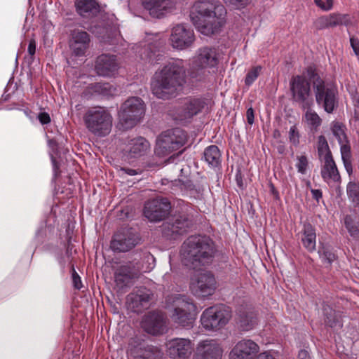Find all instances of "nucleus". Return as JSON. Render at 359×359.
I'll return each mask as SVG.
<instances>
[{
	"label": "nucleus",
	"mask_w": 359,
	"mask_h": 359,
	"mask_svg": "<svg viewBox=\"0 0 359 359\" xmlns=\"http://www.w3.org/2000/svg\"><path fill=\"white\" fill-rule=\"evenodd\" d=\"M187 81L184 61L175 59L158 69L151 80V90L158 98L168 99L181 91Z\"/></svg>",
	"instance_id": "1"
},
{
	"label": "nucleus",
	"mask_w": 359,
	"mask_h": 359,
	"mask_svg": "<svg viewBox=\"0 0 359 359\" xmlns=\"http://www.w3.org/2000/svg\"><path fill=\"white\" fill-rule=\"evenodd\" d=\"M226 9L218 0H198L194 3L191 20L201 34L210 36L219 32L225 23Z\"/></svg>",
	"instance_id": "2"
},
{
	"label": "nucleus",
	"mask_w": 359,
	"mask_h": 359,
	"mask_svg": "<svg viewBox=\"0 0 359 359\" xmlns=\"http://www.w3.org/2000/svg\"><path fill=\"white\" fill-rule=\"evenodd\" d=\"M216 252L215 243L209 237L193 236L184 242L180 256L184 265L195 269L210 264Z\"/></svg>",
	"instance_id": "3"
},
{
	"label": "nucleus",
	"mask_w": 359,
	"mask_h": 359,
	"mask_svg": "<svg viewBox=\"0 0 359 359\" xmlns=\"http://www.w3.org/2000/svg\"><path fill=\"white\" fill-rule=\"evenodd\" d=\"M165 304L173 323L182 327L192 326L196 306L189 297L179 294H171L167 297Z\"/></svg>",
	"instance_id": "4"
},
{
	"label": "nucleus",
	"mask_w": 359,
	"mask_h": 359,
	"mask_svg": "<svg viewBox=\"0 0 359 359\" xmlns=\"http://www.w3.org/2000/svg\"><path fill=\"white\" fill-rule=\"evenodd\" d=\"M86 128L97 137L108 135L113 126V117L104 107H95L89 109L83 116Z\"/></svg>",
	"instance_id": "5"
},
{
	"label": "nucleus",
	"mask_w": 359,
	"mask_h": 359,
	"mask_svg": "<svg viewBox=\"0 0 359 359\" xmlns=\"http://www.w3.org/2000/svg\"><path fill=\"white\" fill-rule=\"evenodd\" d=\"M231 318L229 307L220 304L205 309L201 316L202 327L208 331H217L224 327Z\"/></svg>",
	"instance_id": "6"
},
{
	"label": "nucleus",
	"mask_w": 359,
	"mask_h": 359,
	"mask_svg": "<svg viewBox=\"0 0 359 359\" xmlns=\"http://www.w3.org/2000/svg\"><path fill=\"white\" fill-rule=\"evenodd\" d=\"M144 114V103L140 98H128L118 111L119 123L124 129L131 128L142 120Z\"/></svg>",
	"instance_id": "7"
},
{
	"label": "nucleus",
	"mask_w": 359,
	"mask_h": 359,
	"mask_svg": "<svg viewBox=\"0 0 359 359\" xmlns=\"http://www.w3.org/2000/svg\"><path fill=\"white\" fill-rule=\"evenodd\" d=\"M187 133L180 128L168 130L158 136L156 140L155 152L164 156L180 149L187 142Z\"/></svg>",
	"instance_id": "8"
},
{
	"label": "nucleus",
	"mask_w": 359,
	"mask_h": 359,
	"mask_svg": "<svg viewBox=\"0 0 359 359\" xmlns=\"http://www.w3.org/2000/svg\"><path fill=\"white\" fill-rule=\"evenodd\" d=\"M189 288L193 294L206 297L214 294L217 281L214 275L208 271L195 272L190 278Z\"/></svg>",
	"instance_id": "9"
},
{
	"label": "nucleus",
	"mask_w": 359,
	"mask_h": 359,
	"mask_svg": "<svg viewBox=\"0 0 359 359\" xmlns=\"http://www.w3.org/2000/svg\"><path fill=\"white\" fill-rule=\"evenodd\" d=\"M218 58L215 49L203 47L199 48L192 58V69L197 72L196 77L201 80L207 76V69L217 66Z\"/></svg>",
	"instance_id": "10"
},
{
	"label": "nucleus",
	"mask_w": 359,
	"mask_h": 359,
	"mask_svg": "<svg viewBox=\"0 0 359 359\" xmlns=\"http://www.w3.org/2000/svg\"><path fill=\"white\" fill-rule=\"evenodd\" d=\"M316 102L327 113H332L336 106L337 90L331 85L326 84L318 78L313 82Z\"/></svg>",
	"instance_id": "11"
},
{
	"label": "nucleus",
	"mask_w": 359,
	"mask_h": 359,
	"mask_svg": "<svg viewBox=\"0 0 359 359\" xmlns=\"http://www.w3.org/2000/svg\"><path fill=\"white\" fill-rule=\"evenodd\" d=\"M259 351V346L250 339L238 341L229 353V359H274L267 353L257 355Z\"/></svg>",
	"instance_id": "12"
},
{
	"label": "nucleus",
	"mask_w": 359,
	"mask_h": 359,
	"mask_svg": "<svg viewBox=\"0 0 359 359\" xmlns=\"http://www.w3.org/2000/svg\"><path fill=\"white\" fill-rule=\"evenodd\" d=\"M195 41L193 30L183 24L174 26L169 39L170 46L176 50H182L190 48Z\"/></svg>",
	"instance_id": "13"
},
{
	"label": "nucleus",
	"mask_w": 359,
	"mask_h": 359,
	"mask_svg": "<svg viewBox=\"0 0 359 359\" xmlns=\"http://www.w3.org/2000/svg\"><path fill=\"white\" fill-rule=\"evenodd\" d=\"M170 209V203L167 198H156L146 203L144 215L151 222H158L164 219Z\"/></svg>",
	"instance_id": "14"
},
{
	"label": "nucleus",
	"mask_w": 359,
	"mask_h": 359,
	"mask_svg": "<svg viewBox=\"0 0 359 359\" xmlns=\"http://www.w3.org/2000/svg\"><path fill=\"white\" fill-rule=\"evenodd\" d=\"M167 353L172 359H189L194 351V344L189 339L175 338L166 343Z\"/></svg>",
	"instance_id": "15"
},
{
	"label": "nucleus",
	"mask_w": 359,
	"mask_h": 359,
	"mask_svg": "<svg viewBox=\"0 0 359 359\" xmlns=\"http://www.w3.org/2000/svg\"><path fill=\"white\" fill-rule=\"evenodd\" d=\"M290 90L294 100L302 104V107H310L311 102L309 100L310 84L305 76H293L290 83Z\"/></svg>",
	"instance_id": "16"
},
{
	"label": "nucleus",
	"mask_w": 359,
	"mask_h": 359,
	"mask_svg": "<svg viewBox=\"0 0 359 359\" xmlns=\"http://www.w3.org/2000/svg\"><path fill=\"white\" fill-rule=\"evenodd\" d=\"M205 102L201 99H189L176 109L172 116L180 121H188L202 111Z\"/></svg>",
	"instance_id": "17"
},
{
	"label": "nucleus",
	"mask_w": 359,
	"mask_h": 359,
	"mask_svg": "<svg viewBox=\"0 0 359 359\" xmlns=\"http://www.w3.org/2000/svg\"><path fill=\"white\" fill-rule=\"evenodd\" d=\"M119 67L120 64L115 55L102 54L95 60V70L100 76L112 77L118 73Z\"/></svg>",
	"instance_id": "18"
},
{
	"label": "nucleus",
	"mask_w": 359,
	"mask_h": 359,
	"mask_svg": "<svg viewBox=\"0 0 359 359\" xmlns=\"http://www.w3.org/2000/svg\"><path fill=\"white\" fill-rule=\"evenodd\" d=\"M222 348L214 339H205L198 342L193 359H222Z\"/></svg>",
	"instance_id": "19"
},
{
	"label": "nucleus",
	"mask_w": 359,
	"mask_h": 359,
	"mask_svg": "<svg viewBox=\"0 0 359 359\" xmlns=\"http://www.w3.org/2000/svg\"><path fill=\"white\" fill-rule=\"evenodd\" d=\"M143 330L153 335L161 334L166 330L165 317L162 313L150 312L142 320Z\"/></svg>",
	"instance_id": "20"
},
{
	"label": "nucleus",
	"mask_w": 359,
	"mask_h": 359,
	"mask_svg": "<svg viewBox=\"0 0 359 359\" xmlns=\"http://www.w3.org/2000/svg\"><path fill=\"white\" fill-rule=\"evenodd\" d=\"M137 244V238L128 230L118 232L114 236L111 248L114 251L127 252Z\"/></svg>",
	"instance_id": "21"
},
{
	"label": "nucleus",
	"mask_w": 359,
	"mask_h": 359,
	"mask_svg": "<svg viewBox=\"0 0 359 359\" xmlns=\"http://www.w3.org/2000/svg\"><path fill=\"white\" fill-rule=\"evenodd\" d=\"M150 148L149 142L142 137L130 139L125 144L123 149L129 158H137L147 154Z\"/></svg>",
	"instance_id": "22"
},
{
	"label": "nucleus",
	"mask_w": 359,
	"mask_h": 359,
	"mask_svg": "<svg viewBox=\"0 0 359 359\" xmlns=\"http://www.w3.org/2000/svg\"><path fill=\"white\" fill-rule=\"evenodd\" d=\"M138 276V271L130 264L121 265L114 271L116 285L122 289L128 287Z\"/></svg>",
	"instance_id": "23"
},
{
	"label": "nucleus",
	"mask_w": 359,
	"mask_h": 359,
	"mask_svg": "<svg viewBox=\"0 0 359 359\" xmlns=\"http://www.w3.org/2000/svg\"><path fill=\"white\" fill-rule=\"evenodd\" d=\"M90 36L86 32L74 31L69 41V47L75 56L84 55L89 46Z\"/></svg>",
	"instance_id": "24"
},
{
	"label": "nucleus",
	"mask_w": 359,
	"mask_h": 359,
	"mask_svg": "<svg viewBox=\"0 0 359 359\" xmlns=\"http://www.w3.org/2000/svg\"><path fill=\"white\" fill-rule=\"evenodd\" d=\"M351 23V18L348 14L332 13L319 18L316 22V27L319 29L333 27L339 25H348Z\"/></svg>",
	"instance_id": "25"
},
{
	"label": "nucleus",
	"mask_w": 359,
	"mask_h": 359,
	"mask_svg": "<svg viewBox=\"0 0 359 359\" xmlns=\"http://www.w3.org/2000/svg\"><path fill=\"white\" fill-rule=\"evenodd\" d=\"M321 176L329 185H338L341 183V176L332 157L324 159Z\"/></svg>",
	"instance_id": "26"
},
{
	"label": "nucleus",
	"mask_w": 359,
	"mask_h": 359,
	"mask_svg": "<svg viewBox=\"0 0 359 359\" xmlns=\"http://www.w3.org/2000/svg\"><path fill=\"white\" fill-rule=\"evenodd\" d=\"M172 4V0H142L143 7L154 18L162 17Z\"/></svg>",
	"instance_id": "27"
},
{
	"label": "nucleus",
	"mask_w": 359,
	"mask_h": 359,
	"mask_svg": "<svg viewBox=\"0 0 359 359\" xmlns=\"http://www.w3.org/2000/svg\"><path fill=\"white\" fill-rule=\"evenodd\" d=\"M151 292L146 288L139 289L127 297L129 308L134 312H140L150 299Z\"/></svg>",
	"instance_id": "28"
},
{
	"label": "nucleus",
	"mask_w": 359,
	"mask_h": 359,
	"mask_svg": "<svg viewBox=\"0 0 359 359\" xmlns=\"http://www.w3.org/2000/svg\"><path fill=\"white\" fill-rule=\"evenodd\" d=\"M75 7L76 12L86 18L94 15L100 11V6L96 0H76Z\"/></svg>",
	"instance_id": "29"
},
{
	"label": "nucleus",
	"mask_w": 359,
	"mask_h": 359,
	"mask_svg": "<svg viewBox=\"0 0 359 359\" xmlns=\"http://www.w3.org/2000/svg\"><path fill=\"white\" fill-rule=\"evenodd\" d=\"M301 241L303 246L309 252H313L316 246L315 229L309 223L304 224L302 231Z\"/></svg>",
	"instance_id": "30"
},
{
	"label": "nucleus",
	"mask_w": 359,
	"mask_h": 359,
	"mask_svg": "<svg viewBox=\"0 0 359 359\" xmlns=\"http://www.w3.org/2000/svg\"><path fill=\"white\" fill-rule=\"evenodd\" d=\"M86 91L90 95L110 97L116 94V88L109 83H95L90 84Z\"/></svg>",
	"instance_id": "31"
},
{
	"label": "nucleus",
	"mask_w": 359,
	"mask_h": 359,
	"mask_svg": "<svg viewBox=\"0 0 359 359\" xmlns=\"http://www.w3.org/2000/svg\"><path fill=\"white\" fill-rule=\"evenodd\" d=\"M205 161L212 167L219 165L221 161V153L215 145L208 147L204 151Z\"/></svg>",
	"instance_id": "32"
},
{
	"label": "nucleus",
	"mask_w": 359,
	"mask_h": 359,
	"mask_svg": "<svg viewBox=\"0 0 359 359\" xmlns=\"http://www.w3.org/2000/svg\"><path fill=\"white\" fill-rule=\"evenodd\" d=\"M307 108L304 120L311 130L316 131L321 125L322 119L315 111Z\"/></svg>",
	"instance_id": "33"
},
{
	"label": "nucleus",
	"mask_w": 359,
	"mask_h": 359,
	"mask_svg": "<svg viewBox=\"0 0 359 359\" xmlns=\"http://www.w3.org/2000/svg\"><path fill=\"white\" fill-rule=\"evenodd\" d=\"M318 152L320 156H323L324 159L332 157L327 140L323 135L318 137Z\"/></svg>",
	"instance_id": "34"
},
{
	"label": "nucleus",
	"mask_w": 359,
	"mask_h": 359,
	"mask_svg": "<svg viewBox=\"0 0 359 359\" xmlns=\"http://www.w3.org/2000/svg\"><path fill=\"white\" fill-rule=\"evenodd\" d=\"M349 199L356 205H359V184L350 182L346 187Z\"/></svg>",
	"instance_id": "35"
},
{
	"label": "nucleus",
	"mask_w": 359,
	"mask_h": 359,
	"mask_svg": "<svg viewBox=\"0 0 359 359\" xmlns=\"http://www.w3.org/2000/svg\"><path fill=\"white\" fill-rule=\"evenodd\" d=\"M323 313L325 323L331 327L336 326L337 318L335 311L328 305H325L323 306Z\"/></svg>",
	"instance_id": "36"
},
{
	"label": "nucleus",
	"mask_w": 359,
	"mask_h": 359,
	"mask_svg": "<svg viewBox=\"0 0 359 359\" xmlns=\"http://www.w3.org/2000/svg\"><path fill=\"white\" fill-rule=\"evenodd\" d=\"M332 130L339 144L346 142L347 137L342 124L340 123H334L332 127Z\"/></svg>",
	"instance_id": "37"
},
{
	"label": "nucleus",
	"mask_w": 359,
	"mask_h": 359,
	"mask_svg": "<svg viewBox=\"0 0 359 359\" xmlns=\"http://www.w3.org/2000/svg\"><path fill=\"white\" fill-rule=\"evenodd\" d=\"M262 70L260 66H257L252 68L247 74L245 79V83L247 86H250L257 79Z\"/></svg>",
	"instance_id": "38"
},
{
	"label": "nucleus",
	"mask_w": 359,
	"mask_h": 359,
	"mask_svg": "<svg viewBox=\"0 0 359 359\" xmlns=\"http://www.w3.org/2000/svg\"><path fill=\"white\" fill-rule=\"evenodd\" d=\"M344 223L346 228L351 236L358 237L359 236V229L350 216H346Z\"/></svg>",
	"instance_id": "39"
},
{
	"label": "nucleus",
	"mask_w": 359,
	"mask_h": 359,
	"mask_svg": "<svg viewBox=\"0 0 359 359\" xmlns=\"http://www.w3.org/2000/svg\"><path fill=\"white\" fill-rule=\"evenodd\" d=\"M137 358L142 359H156V356L151 347H147L144 348H140L137 350V354L135 355Z\"/></svg>",
	"instance_id": "40"
},
{
	"label": "nucleus",
	"mask_w": 359,
	"mask_h": 359,
	"mask_svg": "<svg viewBox=\"0 0 359 359\" xmlns=\"http://www.w3.org/2000/svg\"><path fill=\"white\" fill-rule=\"evenodd\" d=\"M318 253L323 261L329 264L332 263L335 259V255L329 249L324 247L319 249Z\"/></svg>",
	"instance_id": "41"
},
{
	"label": "nucleus",
	"mask_w": 359,
	"mask_h": 359,
	"mask_svg": "<svg viewBox=\"0 0 359 359\" xmlns=\"http://www.w3.org/2000/svg\"><path fill=\"white\" fill-rule=\"evenodd\" d=\"M257 324V319L252 316H246L241 321V327L244 330H250Z\"/></svg>",
	"instance_id": "42"
},
{
	"label": "nucleus",
	"mask_w": 359,
	"mask_h": 359,
	"mask_svg": "<svg viewBox=\"0 0 359 359\" xmlns=\"http://www.w3.org/2000/svg\"><path fill=\"white\" fill-rule=\"evenodd\" d=\"M297 162L296 163V167L298 172L302 174H304L308 165L307 158L305 156H297Z\"/></svg>",
	"instance_id": "43"
},
{
	"label": "nucleus",
	"mask_w": 359,
	"mask_h": 359,
	"mask_svg": "<svg viewBox=\"0 0 359 359\" xmlns=\"http://www.w3.org/2000/svg\"><path fill=\"white\" fill-rule=\"evenodd\" d=\"M340 144V150H341V158L343 160H348L351 159V147L349 144L348 143V141L346 140V142H343Z\"/></svg>",
	"instance_id": "44"
},
{
	"label": "nucleus",
	"mask_w": 359,
	"mask_h": 359,
	"mask_svg": "<svg viewBox=\"0 0 359 359\" xmlns=\"http://www.w3.org/2000/svg\"><path fill=\"white\" fill-rule=\"evenodd\" d=\"M316 5L320 9L327 11L333 7V0H314Z\"/></svg>",
	"instance_id": "45"
},
{
	"label": "nucleus",
	"mask_w": 359,
	"mask_h": 359,
	"mask_svg": "<svg viewBox=\"0 0 359 359\" xmlns=\"http://www.w3.org/2000/svg\"><path fill=\"white\" fill-rule=\"evenodd\" d=\"M289 139L293 144L297 145L299 144V134L295 126L290 128Z\"/></svg>",
	"instance_id": "46"
},
{
	"label": "nucleus",
	"mask_w": 359,
	"mask_h": 359,
	"mask_svg": "<svg viewBox=\"0 0 359 359\" xmlns=\"http://www.w3.org/2000/svg\"><path fill=\"white\" fill-rule=\"evenodd\" d=\"M188 225L187 224H181L180 222L176 221L173 224H172L171 231L173 234H182L186 231V227Z\"/></svg>",
	"instance_id": "47"
},
{
	"label": "nucleus",
	"mask_w": 359,
	"mask_h": 359,
	"mask_svg": "<svg viewBox=\"0 0 359 359\" xmlns=\"http://www.w3.org/2000/svg\"><path fill=\"white\" fill-rule=\"evenodd\" d=\"M224 3L229 6H233L237 8H243L247 6L250 0H223Z\"/></svg>",
	"instance_id": "48"
},
{
	"label": "nucleus",
	"mask_w": 359,
	"mask_h": 359,
	"mask_svg": "<svg viewBox=\"0 0 359 359\" xmlns=\"http://www.w3.org/2000/svg\"><path fill=\"white\" fill-rule=\"evenodd\" d=\"M72 280L75 288L80 289L82 287L81 278L74 269L72 273Z\"/></svg>",
	"instance_id": "49"
},
{
	"label": "nucleus",
	"mask_w": 359,
	"mask_h": 359,
	"mask_svg": "<svg viewBox=\"0 0 359 359\" xmlns=\"http://www.w3.org/2000/svg\"><path fill=\"white\" fill-rule=\"evenodd\" d=\"M351 46L356 55H359V40L358 39L351 36L350 38Z\"/></svg>",
	"instance_id": "50"
},
{
	"label": "nucleus",
	"mask_w": 359,
	"mask_h": 359,
	"mask_svg": "<svg viewBox=\"0 0 359 359\" xmlns=\"http://www.w3.org/2000/svg\"><path fill=\"white\" fill-rule=\"evenodd\" d=\"M38 118L41 124H48L50 122V116L46 112L40 113Z\"/></svg>",
	"instance_id": "51"
},
{
	"label": "nucleus",
	"mask_w": 359,
	"mask_h": 359,
	"mask_svg": "<svg viewBox=\"0 0 359 359\" xmlns=\"http://www.w3.org/2000/svg\"><path fill=\"white\" fill-rule=\"evenodd\" d=\"M246 118H247L248 123L250 125H252L254 123V110L252 107H250L249 109H248V110L246 111Z\"/></svg>",
	"instance_id": "52"
},
{
	"label": "nucleus",
	"mask_w": 359,
	"mask_h": 359,
	"mask_svg": "<svg viewBox=\"0 0 359 359\" xmlns=\"http://www.w3.org/2000/svg\"><path fill=\"white\" fill-rule=\"evenodd\" d=\"M120 172H121V175H123L124 174H127L128 175H135L138 173V172L136 170L130 169V168H121L120 169Z\"/></svg>",
	"instance_id": "53"
},
{
	"label": "nucleus",
	"mask_w": 359,
	"mask_h": 359,
	"mask_svg": "<svg viewBox=\"0 0 359 359\" xmlns=\"http://www.w3.org/2000/svg\"><path fill=\"white\" fill-rule=\"evenodd\" d=\"M28 53L30 55H34L36 51V43L34 39L30 40L28 46Z\"/></svg>",
	"instance_id": "54"
},
{
	"label": "nucleus",
	"mask_w": 359,
	"mask_h": 359,
	"mask_svg": "<svg viewBox=\"0 0 359 359\" xmlns=\"http://www.w3.org/2000/svg\"><path fill=\"white\" fill-rule=\"evenodd\" d=\"M343 163H344L346 170L350 175L352 172V165H351V159L343 160Z\"/></svg>",
	"instance_id": "55"
},
{
	"label": "nucleus",
	"mask_w": 359,
	"mask_h": 359,
	"mask_svg": "<svg viewBox=\"0 0 359 359\" xmlns=\"http://www.w3.org/2000/svg\"><path fill=\"white\" fill-rule=\"evenodd\" d=\"M311 194L313 198L318 201L322 197V192L319 189H312Z\"/></svg>",
	"instance_id": "56"
},
{
	"label": "nucleus",
	"mask_w": 359,
	"mask_h": 359,
	"mask_svg": "<svg viewBox=\"0 0 359 359\" xmlns=\"http://www.w3.org/2000/svg\"><path fill=\"white\" fill-rule=\"evenodd\" d=\"M309 357V353L305 350H302L299 353V359H308Z\"/></svg>",
	"instance_id": "57"
},
{
	"label": "nucleus",
	"mask_w": 359,
	"mask_h": 359,
	"mask_svg": "<svg viewBox=\"0 0 359 359\" xmlns=\"http://www.w3.org/2000/svg\"><path fill=\"white\" fill-rule=\"evenodd\" d=\"M154 53L152 52L147 53V55L144 57V60H148L150 63H154L153 58Z\"/></svg>",
	"instance_id": "58"
}]
</instances>
